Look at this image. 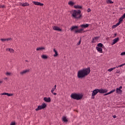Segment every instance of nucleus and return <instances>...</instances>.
<instances>
[{
    "instance_id": "1",
    "label": "nucleus",
    "mask_w": 125,
    "mask_h": 125,
    "mask_svg": "<svg viewBox=\"0 0 125 125\" xmlns=\"http://www.w3.org/2000/svg\"><path fill=\"white\" fill-rule=\"evenodd\" d=\"M90 73V68L87 67L86 68H83L77 72V77L78 79H83L86 76H88Z\"/></svg>"
},
{
    "instance_id": "2",
    "label": "nucleus",
    "mask_w": 125,
    "mask_h": 125,
    "mask_svg": "<svg viewBox=\"0 0 125 125\" xmlns=\"http://www.w3.org/2000/svg\"><path fill=\"white\" fill-rule=\"evenodd\" d=\"M89 26V24H82L80 27H82V28L78 29V26H72L70 28V30L71 32H74L75 34H82L83 31V28H87Z\"/></svg>"
},
{
    "instance_id": "3",
    "label": "nucleus",
    "mask_w": 125,
    "mask_h": 125,
    "mask_svg": "<svg viewBox=\"0 0 125 125\" xmlns=\"http://www.w3.org/2000/svg\"><path fill=\"white\" fill-rule=\"evenodd\" d=\"M83 95L82 93H72L70 97L72 99H75L76 100H81L83 98Z\"/></svg>"
},
{
    "instance_id": "4",
    "label": "nucleus",
    "mask_w": 125,
    "mask_h": 125,
    "mask_svg": "<svg viewBox=\"0 0 125 125\" xmlns=\"http://www.w3.org/2000/svg\"><path fill=\"white\" fill-rule=\"evenodd\" d=\"M71 14L72 16H78V15H79V16H82L81 15V10H72L71 11Z\"/></svg>"
},
{
    "instance_id": "5",
    "label": "nucleus",
    "mask_w": 125,
    "mask_h": 125,
    "mask_svg": "<svg viewBox=\"0 0 125 125\" xmlns=\"http://www.w3.org/2000/svg\"><path fill=\"white\" fill-rule=\"evenodd\" d=\"M44 108H46V104L43 103L42 105H39L38 107L35 109V111H40V110H42V109H44Z\"/></svg>"
},
{
    "instance_id": "6",
    "label": "nucleus",
    "mask_w": 125,
    "mask_h": 125,
    "mask_svg": "<svg viewBox=\"0 0 125 125\" xmlns=\"http://www.w3.org/2000/svg\"><path fill=\"white\" fill-rule=\"evenodd\" d=\"M99 92V89H96L94 90L92 92L91 97L92 99H94V97L97 93Z\"/></svg>"
},
{
    "instance_id": "7",
    "label": "nucleus",
    "mask_w": 125,
    "mask_h": 125,
    "mask_svg": "<svg viewBox=\"0 0 125 125\" xmlns=\"http://www.w3.org/2000/svg\"><path fill=\"white\" fill-rule=\"evenodd\" d=\"M30 69H24L20 72V75L21 76H23V75H25L27 74V73H29L30 72Z\"/></svg>"
},
{
    "instance_id": "8",
    "label": "nucleus",
    "mask_w": 125,
    "mask_h": 125,
    "mask_svg": "<svg viewBox=\"0 0 125 125\" xmlns=\"http://www.w3.org/2000/svg\"><path fill=\"white\" fill-rule=\"evenodd\" d=\"M99 42V37H94L92 38V43H96V42Z\"/></svg>"
},
{
    "instance_id": "9",
    "label": "nucleus",
    "mask_w": 125,
    "mask_h": 125,
    "mask_svg": "<svg viewBox=\"0 0 125 125\" xmlns=\"http://www.w3.org/2000/svg\"><path fill=\"white\" fill-rule=\"evenodd\" d=\"M122 88H123V86H120L119 88H116V92L117 94H121V93L123 92Z\"/></svg>"
},
{
    "instance_id": "10",
    "label": "nucleus",
    "mask_w": 125,
    "mask_h": 125,
    "mask_svg": "<svg viewBox=\"0 0 125 125\" xmlns=\"http://www.w3.org/2000/svg\"><path fill=\"white\" fill-rule=\"evenodd\" d=\"M52 28L54 31H58V32H61L62 31V29L57 26H53Z\"/></svg>"
},
{
    "instance_id": "11",
    "label": "nucleus",
    "mask_w": 125,
    "mask_h": 125,
    "mask_svg": "<svg viewBox=\"0 0 125 125\" xmlns=\"http://www.w3.org/2000/svg\"><path fill=\"white\" fill-rule=\"evenodd\" d=\"M119 41H120V39L119 38V37L114 39L112 41V43H111V45H114V44H116V43H117V42H118Z\"/></svg>"
},
{
    "instance_id": "12",
    "label": "nucleus",
    "mask_w": 125,
    "mask_h": 125,
    "mask_svg": "<svg viewBox=\"0 0 125 125\" xmlns=\"http://www.w3.org/2000/svg\"><path fill=\"white\" fill-rule=\"evenodd\" d=\"M37 51H42V50H45V48L44 46L38 47L36 48Z\"/></svg>"
},
{
    "instance_id": "13",
    "label": "nucleus",
    "mask_w": 125,
    "mask_h": 125,
    "mask_svg": "<svg viewBox=\"0 0 125 125\" xmlns=\"http://www.w3.org/2000/svg\"><path fill=\"white\" fill-rule=\"evenodd\" d=\"M99 91L100 93H106L108 92V90L106 89H99Z\"/></svg>"
},
{
    "instance_id": "14",
    "label": "nucleus",
    "mask_w": 125,
    "mask_h": 125,
    "mask_svg": "<svg viewBox=\"0 0 125 125\" xmlns=\"http://www.w3.org/2000/svg\"><path fill=\"white\" fill-rule=\"evenodd\" d=\"M43 100L45 101V102L49 103V102L51 101V99H50V97H44Z\"/></svg>"
},
{
    "instance_id": "15",
    "label": "nucleus",
    "mask_w": 125,
    "mask_h": 125,
    "mask_svg": "<svg viewBox=\"0 0 125 125\" xmlns=\"http://www.w3.org/2000/svg\"><path fill=\"white\" fill-rule=\"evenodd\" d=\"M102 48H103L100 47H96V49L99 53H103V49Z\"/></svg>"
},
{
    "instance_id": "16",
    "label": "nucleus",
    "mask_w": 125,
    "mask_h": 125,
    "mask_svg": "<svg viewBox=\"0 0 125 125\" xmlns=\"http://www.w3.org/2000/svg\"><path fill=\"white\" fill-rule=\"evenodd\" d=\"M0 41L2 42H8L9 41H11V38H6V39H0Z\"/></svg>"
},
{
    "instance_id": "17",
    "label": "nucleus",
    "mask_w": 125,
    "mask_h": 125,
    "mask_svg": "<svg viewBox=\"0 0 125 125\" xmlns=\"http://www.w3.org/2000/svg\"><path fill=\"white\" fill-rule=\"evenodd\" d=\"M33 3L35 5H40V6H43V3H42L40 2H38V1H33Z\"/></svg>"
},
{
    "instance_id": "18",
    "label": "nucleus",
    "mask_w": 125,
    "mask_h": 125,
    "mask_svg": "<svg viewBox=\"0 0 125 125\" xmlns=\"http://www.w3.org/2000/svg\"><path fill=\"white\" fill-rule=\"evenodd\" d=\"M53 52L55 53L53 55L54 57H57L58 56V52H57V50L55 48L53 49Z\"/></svg>"
},
{
    "instance_id": "19",
    "label": "nucleus",
    "mask_w": 125,
    "mask_h": 125,
    "mask_svg": "<svg viewBox=\"0 0 125 125\" xmlns=\"http://www.w3.org/2000/svg\"><path fill=\"white\" fill-rule=\"evenodd\" d=\"M125 19V16H122L121 18H120L119 20L118 23L120 25L122 24V22H123L124 19Z\"/></svg>"
},
{
    "instance_id": "20",
    "label": "nucleus",
    "mask_w": 125,
    "mask_h": 125,
    "mask_svg": "<svg viewBox=\"0 0 125 125\" xmlns=\"http://www.w3.org/2000/svg\"><path fill=\"white\" fill-rule=\"evenodd\" d=\"M115 91H116V89H113L110 91L109 92L104 94V96H106V95H109V94H111V93H113V92H115Z\"/></svg>"
},
{
    "instance_id": "21",
    "label": "nucleus",
    "mask_w": 125,
    "mask_h": 125,
    "mask_svg": "<svg viewBox=\"0 0 125 125\" xmlns=\"http://www.w3.org/2000/svg\"><path fill=\"white\" fill-rule=\"evenodd\" d=\"M1 95H7V96H12L13 95V94H9L8 93H3L1 94Z\"/></svg>"
},
{
    "instance_id": "22",
    "label": "nucleus",
    "mask_w": 125,
    "mask_h": 125,
    "mask_svg": "<svg viewBox=\"0 0 125 125\" xmlns=\"http://www.w3.org/2000/svg\"><path fill=\"white\" fill-rule=\"evenodd\" d=\"M74 8L77 9H82L83 8V7L82 6H80L79 5H76L74 6Z\"/></svg>"
},
{
    "instance_id": "23",
    "label": "nucleus",
    "mask_w": 125,
    "mask_h": 125,
    "mask_svg": "<svg viewBox=\"0 0 125 125\" xmlns=\"http://www.w3.org/2000/svg\"><path fill=\"white\" fill-rule=\"evenodd\" d=\"M41 58L42 59H47L48 58V56L47 55H42L41 56Z\"/></svg>"
},
{
    "instance_id": "24",
    "label": "nucleus",
    "mask_w": 125,
    "mask_h": 125,
    "mask_svg": "<svg viewBox=\"0 0 125 125\" xmlns=\"http://www.w3.org/2000/svg\"><path fill=\"white\" fill-rule=\"evenodd\" d=\"M6 50H8L10 53H14V49L12 48H7L6 49Z\"/></svg>"
},
{
    "instance_id": "25",
    "label": "nucleus",
    "mask_w": 125,
    "mask_h": 125,
    "mask_svg": "<svg viewBox=\"0 0 125 125\" xmlns=\"http://www.w3.org/2000/svg\"><path fill=\"white\" fill-rule=\"evenodd\" d=\"M62 121L64 122V123H67L68 122V119H67V118L65 116L62 117Z\"/></svg>"
},
{
    "instance_id": "26",
    "label": "nucleus",
    "mask_w": 125,
    "mask_h": 125,
    "mask_svg": "<svg viewBox=\"0 0 125 125\" xmlns=\"http://www.w3.org/2000/svg\"><path fill=\"white\" fill-rule=\"evenodd\" d=\"M104 46V45L102 44V43H99L97 44V46L96 47H101V48H103Z\"/></svg>"
},
{
    "instance_id": "27",
    "label": "nucleus",
    "mask_w": 125,
    "mask_h": 125,
    "mask_svg": "<svg viewBox=\"0 0 125 125\" xmlns=\"http://www.w3.org/2000/svg\"><path fill=\"white\" fill-rule=\"evenodd\" d=\"M29 4L28 2L23 3V4H21V6H29Z\"/></svg>"
},
{
    "instance_id": "28",
    "label": "nucleus",
    "mask_w": 125,
    "mask_h": 125,
    "mask_svg": "<svg viewBox=\"0 0 125 125\" xmlns=\"http://www.w3.org/2000/svg\"><path fill=\"white\" fill-rule=\"evenodd\" d=\"M56 85H55L54 87L52 88L51 91V93H53V92H54V90H55V89H56Z\"/></svg>"
},
{
    "instance_id": "29",
    "label": "nucleus",
    "mask_w": 125,
    "mask_h": 125,
    "mask_svg": "<svg viewBox=\"0 0 125 125\" xmlns=\"http://www.w3.org/2000/svg\"><path fill=\"white\" fill-rule=\"evenodd\" d=\"M116 67H113V68H109L107 70V71L108 72H112V71H113V70H115V69H116Z\"/></svg>"
},
{
    "instance_id": "30",
    "label": "nucleus",
    "mask_w": 125,
    "mask_h": 125,
    "mask_svg": "<svg viewBox=\"0 0 125 125\" xmlns=\"http://www.w3.org/2000/svg\"><path fill=\"white\" fill-rule=\"evenodd\" d=\"M68 4L69 5H72V6H73V5H74V4H75V3H74V2H73L72 1H70L68 2Z\"/></svg>"
},
{
    "instance_id": "31",
    "label": "nucleus",
    "mask_w": 125,
    "mask_h": 125,
    "mask_svg": "<svg viewBox=\"0 0 125 125\" xmlns=\"http://www.w3.org/2000/svg\"><path fill=\"white\" fill-rule=\"evenodd\" d=\"M119 25H120V23H118V22L116 24L113 25L112 28L115 29V28H117V27L118 26H119Z\"/></svg>"
},
{
    "instance_id": "32",
    "label": "nucleus",
    "mask_w": 125,
    "mask_h": 125,
    "mask_svg": "<svg viewBox=\"0 0 125 125\" xmlns=\"http://www.w3.org/2000/svg\"><path fill=\"white\" fill-rule=\"evenodd\" d=\"M106 3L109 4V3H114V1H112L111 0H107L106 1Z\"/></svg>"
},
{
    "instance_id": "33",
    "label": "nucleus",
    "mask_w": 125,
    "mask_h": 125,
    "mask_svg": "<svg viewBox=\"0 0 125 125\" xmlns=\"http://www.w3.org/2000/svg\"><path fill=\"white\" fill-rule=\"evenodd\" d=\"M5 75H7V76H10L11 75H12V74H11V72H7L5 73Z\"/></svg>"
},
{
    "instance_id": "34",
    "label": "nucleus",
    "mask_w": 125,
    "mask_h": 125,
    "mask_svg": "<svg viewBox=\"0 0 125 125\" xmlns=\"http://www.w3.org/2000/svg\"><path fill=\"white\" fill-rule=\"evenodd\" d=\"M0 8H5V6L3 5H0Z\"/></svg>"
},
{
    "instance_id": "35",
    "label": "nucleus",
    "mask_w": 125,
    "mask_h": 125,
    "mask_svg": "<svg viewBox=\"0 0 125 125\" xmlns=\"http://www.w3.org/2000/svg\"><path fill=\"white\" fill-rule=\"evenodd\" d=\"M121 55L122 56H124V55H125V52H123L122 53H121Z\"/></svg>"
},
{
    "instance_id": "36",
    "label": "nucleus",
    "mask_w": 125,
    "mask_h": 125,
    "mask_svg": "<svg viewBox=\"0 0 125 125\" xmlns=\"http://www.w3.org/2000/svg\"><path fill=\"white\" fill-rule=\"evenodd\" d=\"M16 125V124L15 123V122H12L10 124V125Z\"/></svg>"
},
{
    "instance_id": "37",
    "label": "nucleus",
    "mask_w": 125,
    "mask_h": 125,
    "mask_svg": "<svg viewBox=\"0 0 125 125\" xmlns=\"http://www.w3.org/2000/svg\"><path fill=\"white\" fill-rule=\"evenodd\" d=\"M123 66H124V65H123V64H122L118 66H116V68H119V67H123Z\"/></svg>"
},
{
    "instance_id": "38",
    "label": "nucleus",
    "mask_w": 125,
    "mask_h": 125,
    "mask_svg": "<svg viewBox=\"0 0 125 125\" xmlns=\"http://www.w3.org/2000/svg\"><path fill=\"white\" fill-rule=\"evenodd\" d=\"M87 12H90V11H91V10L90 9V8H88L87 10Z\"/></svg>"
},
{
    "instance_id": "39",
    "label": "nucleus",
    "mask_w": 125,
    "mask_h": 125,
    "mask_svg": "<svg viewBox=\"0 0 125 125\" xmlns=\"http://www.w3.org/2000/svg\"><path fill=\"white\" fill-rule=\"evenodd\" d=\"M81 40H80V41L79 42L77 43L78 45H80V44H81Z\"/></svg>"
},
{
    "instance_id": "40",
    "label": "nucleus",
    "mask_w": 125,
    "mask_h": 125,
    "mask_svg": "<svg viewBox=\"0 0 125 125\" xmlns=\"http://www.w3.org/2000/svg\"><path fill=\"white\" fill-rule=\"evenodd\" d=\"M52 94H53L54 95H56L57 94L56 93H54V92H53V93H52Z\"/></svg>"
},
{
    "instance_id": "41",
    "label": "nucleus",
    "mask_w": 125,
    "mask_h": 125,
    "mask_svg": "<svg viewBox=\"0 0 125 125\" xmlns=\"http://www.w3.org/2000/svg\"><path fill=\"white\" fill-rule=\"evenodd\" d=\"M113 118H114V119H116V118H117V116H116V115H113Z\"/></svg>"
},
{
    "instance_id": "42",
    "label": "nucleus",
    "mask_w": 125,
    "mask_h": 125,
    "mask_svg": "<svg viewBox=\"0 0 125 125\" xmlns=\"http://www.w3.org/2000/svg\"><path fill=\"white\" fill-rule=\"evenodd\" d=\"M117 74H120V70H117V71L116 72Z\"/></svg>"
},
{
    "instance_id": "43",
    "label": "nucleus",
    "mask_w": 125,
    "mask_h": 125,
    "mask_svg": "<svg viewBox=\"0 0 125 125\" xmlns=\"http://www.w3.org/2000/svg\"><path fill=\"white\" fill-rule=\"evenodd\" d=\"M116 36H117V33H115L114 36L113 37V38H115Z\"/></svg>"
},
{
    "instance_id": "44",
    "label": "nucleus",
    "mask_w": 125,
    "mask_h": 125,
    "mask_svg": "<svg viewBox=\"0 0 125 125\" xmlns=\"http://www.w3.org/2000/svg\"><path fill=\"white\" fill-rule=\"evenodd\" d=\"M2 83V80H0V83Z\"/></svg>"
},
{
    "instance_id": "45",
    "label": "nucleus",
    "mask_w": 125,
    "mask_h": 125,
    "mask_svg": "<svg viewBox=\"0 0 125 125\" xmlns=\"http://www.w3.org/2000/svg\"><path fill=\"white\" fill-rule=\"evenodd\" d=\"M122 64L123 65V66H125V63H123V64Z\"/></svg>"
},
{
    "instance_id": "46",
    "label": "nucleus",
    "mask_w": 125,
    "mask_h": 125,
    "mask_svg": "<svg viewBox=\"0 0 125 125\" xmlns=\"http://www.w3.org/2000/svg\"><path fill=\"white\" fill-rule=\"evenodd\" d=\"M6 79H7V78H6L4 79V80H6Z\"/></svg>"
},
{
    "instance_id": "47",
    "label": "nucleus",
    "mask_w": 125,
    "mask_h": 125,
    "mask_svg": "<svg viewBox=\"0 0 125 125\" xmlns=\"http://www.w3.org/2000/svg\"><path fill=\"white\" fill-rule=\"evenodd\" d=\"M75 18H77V17H74Z\"/></svg>"
}]
</instances>
